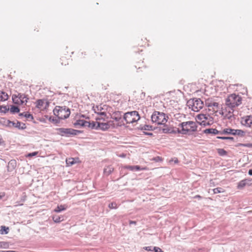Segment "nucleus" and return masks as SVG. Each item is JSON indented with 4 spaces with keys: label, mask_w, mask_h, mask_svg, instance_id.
<instances>
[{
    "label": "nucleus",
    "mask_w": 252,
    "mask_h": 252,
    "mask_svg": "<svg viewBox=\"0 0 252 252\" xmlns=\"http://www.w3.org/2000/svg\"><path fill=\"white\" fill-rule=\"evenodd\" d=\"M152 248H153L152 247H146L145 248V250L148 251H153Z\"/></svg>",
    "instance_id": "8fccbe9b"
},
{
    "label": "nucleus",
    "mask_w": 252,
    "mask_h": 252,
    "mask_svg": "<svg viewBox=\"0 0 252 252\" xmlns=\"http://www.w3.org/2000/svg\"><path fill=\"white\" fill-rule=\"evenodd\" d=\"M52 219L55 222L58 223L61 222L63 220V217L62 216L56 215L53 216Z\"/></svg>",
    "instance_id": "6ab92c4d"
},
{
    "label": "nucleus",
    "mask_w": 252,
    "mask_h": 252,
    "mask_svg": "<svg viewBox=\"0 0 252 252\" xmlns=\"http://www.w3.org/2000/svg\"><path fill=\"white\" fill-rule=\"evenodd\" d=\"M84 123H85V120H77L75 123H74V126L76 128H79V127H83V125H84Z\"/></svg>",
    "instance_id": "4be33fe9"
},
{
    "label": "nucleus",
    "mask_w": 252,
    "mask_h": 252,
    "mask_svg": "<svg viewBox=\"0 0 252 252\" xmlns=\"http://www.w3.org/2000/svg\"><path fill=\"white\" fill-rule=\"evenodd\" d=\"M12 165L13 167H14V164H15V160H11L9 162V165Z\"/></svg>",
    "instance_id": "3c124183"
},
{
    "label": "nucleus",
    "mask_w": 252,
    "mask_h": 252,
    "mask_svg": "<svg viewBox=\"0 0 252 252\" xmlns=\"http://www.w3.org/2000/svg\"><path fill=\"white\" fill-rule=\"evenodd\" d=\"M37 154H38L37 152H34L32 153H30L28 154L27 157H32L33 156H35L37 155Z\"/></svg>",
    "instance_id": "c03bdc74"
},
{
    "label": "nucleus",
    "mask_w": 252,
    "mask_h": 252,
    "mask_svg": "<svg viewBox=\"0 0 252 252\" xmlns=\"http://www.w3.org/2000/svg\"><path fill=\"white\" fill-rule=\"evenodd\" d=\"M251 180L248 179H244L240 181L237 185V189H243L247 185L249 184V182H250Z\"/></svg>",
    "instance_id": "2eb2a0df"
},
{
    "label": "nucleus",
    "mask_w": 252,
    "mask_h": 252,
    "mask_svg": "<svg viewBox=\"0 0 252 252\" xmlns=\"http://www.w3.org/2000/svg\"><path fill=\"white\" fill-rule=\"evenodd\" d=\"M10 111L12 114L19 113L20 112V109L18 106L15 105H12L10 109Z\"/></svg>",
    "instance_id": "393cba45"
},
{
    "label": "nucleus",
    "mask_w": 252,
    "mask_h": 252,
    "mask_svg": "<svg viewBox=\"0 0 252 252\" xmlns=\"http://www.w3.org/2000/svg\"><path fill=\"white\" fill-rule=\"evenodd\" d=\"M153 250L155 252H163L160 248L157 247H154Z\"/></svg>",
    "instance_id": "a18cd8bd"
},
{
    "label": "nucleus",
    "mask_w": 252,
    "mask_h": 252,
    "mask_svg": "<svg viewBox=\"0 0 252 252\" xmlns=\"http://www.w3.org/2000/svg\"><path fill=\"white\" fill-rule=\"evenodd\" d=\"M114 168L111 166H108L104 169V173L107 175H110L113 171Z\"/></svg>",
    "instance_id": "cd10ccee"
},
{
    "label": "nucleus",
    "mask_w": 252,
    "mask_h": 252,
    "mask_svg": "<svg viewBox=\"0 0 252 252\" xmlns=\"http://www.w3.org/2000/svg\"><path fill=\"white\" fill-rule=\"evenodd\" d=\"M217 138L218 139H222V140H234V138L233 137L218 136Z\"/></svg>",
    "instance_id": "4c0bfd02"
},
{
    "label": "nucleus",
    "mask_w": 252,
    "mask_h": 252,
    "mask_svg": "<svg viewBox=\"0 0 252 252\" xmlns=\"http://www.w3.org/2000/svg\"><path fill=\"white\" fill-rule=\"evenodd\" d=\"M57 131L59 135L66 137L76 135L80 133V131L70 128H58L57 129Z\"/></svg>",
    "instance_id": "0eeeda50"
},
{
    "label": "nucleus",
    "mask_w": 252,
    "mask_h": 252,
    "mask_svg": "<svg viewBox=\"0 0 252 252\" xmlns=\"http://www.w3.org/2000/svg\"><path fill=\"white\" fill-rule=\"evenodd\" d=\"M8 246L7 243L4 242H0V248H6Z\"/></svg>",
    "instance_id": "37998d69"
},
{
    "label": "nucleus",
    "mask_w": 252,
    "mask_h": 252,
    "mask_svg": "<svg viewBox=\"0 0 252 252\" xmlns=\"http://www.w3.org/2000/svg\"><path fill=\"white\" fill-rule=\"evenodd\" d=\"M222 135L232 134L233 135H239L243 136L245 135V131L241 129H235L231 128H225L222 130Z\"/></svg>",
    "instance_id": "6e6552de"
},
{
    "label": "nucleus",
    "mask_w": 252,
    "mask_h": 252,
    "mask_svg": "<svg viewBox=\"0 0 252 252\" xmlns=\"http://www.w3.org/2000/svg\"><path fill=\"white\" fill-rule=\"evenodd\" d=\"M11 123H12V121L7 120L5 118H1L0 119V124L5 126L11 127Z\"/></svg>",
    "instance_id": "dca6fc26"
},
{
    "label": "nucleus",
    "mask_w": 252,
    "mask_h": 252,
    "mask_svg": "<svg viewBox=\"0 0 252 252\" xmlns=\"http://www.w3.org/2000/svg\"><path fill=\"white\" fill-rule=\"evenodd\" d=\"M19 115L20 116H24L27 119H30L31 120L33 119V117L32 114H28L27 113H19Z\"/></svg>",
    "instance_id": "c85d7f7f"
},
{
    "label": "nucleus",
    "mask_w": 252,
    "mask_h": 252,
    "mask_svg": "<svg viewBox=\"0 0 252 252\" xmlns=\"http://www.w3.org/2000/svg\"><path fill=\"white\" fill-rule=\"evenodd\" d=\"M141 129L145 130H152L153 126H152L145 125L141 127Z\"/></svg>",
    "instance_id": "e433bc0d"
},
{
    "label": "nucleus",
    "mask_w": 252,
    "mask_h": 252,
    "mask_svg": "<svg viewBox=\"0 0 252 252\" xmlns=\"http://www.w3.org/2000/svg\"><path fill=\"white\" fill-rule=\"evenodd\" d=\"M136 221H133V220H130L129 221V224H136Z\"/></svg>",
    "instance_id": "603ef678"
},
{
    "label": "nucleus",
    "mask_w": 252,
    "mask_h": 252,
    "mask_svg": "<svg viewBox=\"0 0 252 252\" xmlns=\"http://www.w3.org/2000/svg\"><path fill=\"white\" fill-rule=\"evenodd\" d=\"M9 231V228L4 225H2L0 227V234H7Z\"/></svg>",
    "instance_id": "aec40b11"
},
{
    "label": "nucleus",
    "mask_w": 252,
    "mask_h": 252,
    "mask_svg": "<svg viewBox=\"0 0 252 252\" xmlns=\"http://www.w3.org/2000/svg\"><path fill=\"white\" fill-rule=\"evenodd\" d=\"M205 105L208 108L214 107L216 108L217 109L219 108V103L216 102H213L211 98H208L205 100Z\"/></svg>",
    "instance_id": "9d476101"
},
{
    "label": "nucleus",
    "mask_w": 252,
    "mask_h": 252,
    "mask_svg": "<svg viewBox=\"0 0 252 252\" xmlns=\"http://www.w3.org/2000/svg\"><path fill=\"white\" fill-rule=\"evenodd\" d=\"M48 105H49L48 102H46V105H45V108H46L47 107H48Z\"/></svg>",
    "instance_id": "bf43d9fd"
},
{
    "label": "nucleus",
    "mask_w": 252,
    "mask_h": 252,
    "mask_svg": "<svg viewBox=\"0 0 252 252\" xmlns=\"http://www.w3.org/2000/svg\"><path fill=\"white\" fill-rule=\"evenodd\" d=\"M9 110V108L7 106L0 105V112L6 113Z\"/></svg>",
    "instance_id": "473e14b6"
},
{
    "label": "nucleus",
    "mask_w": 252,
    "mask_h": 252,
    "mask_svg": "<svg viewBox=\"0 0 252 252\" xmlns=\"http://www.w3.org/2000/svg\"><path fill=\"white\" fill-rule=\"evenodd\" d=\"M197 118L199 120H202V123H199V124H201L202 123H204L205 122L204 120H207L208 119V116L205 114H199L197 116Z\"/></svg>",
    "instance_id": "b1692460"
},
{
    "label": "nucleus",
    "mask_w": 252,
    "mask_h": 252,
    "mask_svg": "<svg viewBox=\"0 0 252 252\" xmlns=\"http://www.w3.org/2000/svg\"><path fill=\"white\" fill-rule=\"evenodd\" d=\"M140 116L136 111L128 112L125 113L123 119L126 124H132L140 119Z\"/></svg>",
    "instance_id": "423d86ee"
},
{
    "label": "nucleus",
    "mask_w": 252,
    "mask_h": 252,
    "mask_svg": "<svg viewBox=\"0 0 252 252\" xmlns=\"http://www.w3.org/2000/svg\"><path fill=\"white\" fill-rule=\"evenodd\" d=\"M12 99V101L14 103H15L16 104H21L20 101H21V100H19L17 94H13Z\"/></svg>",
    "instance_id": "5701e85b"
},
{
    "label": "nucleus",
    "mask_w": 252,
    "mask_h": 252,
    "mask_svg": "<svg viewBox=\"0 0 252 252\" xmlns=\"http://www.w3.org/2000/svg\"><path fill=\"white\" fill-rule=\"evenodd\" d=\"M66 207L64 205H58L54 210V211L57 213L61 212L62 211L65 210Z\"/></svg>",
    "instance_id": "a878e982"
},
{
    "label": "nucleus",
    "mask_w": 252,
    "mask_h": 252,
    "mask_svg": "<svg viewBox=\"0 0 252 252\" xmlns=\"http://www.w3.org/2000/svg\"><path fill=\"white\" fill-rule=\"evenodd\" d=\"M97 127H99V129L105 131L110 128V125L109 123H97Z\"/></svg>",
    "instance_id": "ddd939ff"
},
{
    "label": "nucleus",
    "mask_w": 252,
    "mask_h": 252,
    "mask_svg": "<svg viewBox=\"0 0 252 252\" xmlns=\"http://www.w3.org/2000/svg\"><path fill=\"white\" fill-rule=\"evenodd\" d=\"M179 130H178V133L182 134H187L190 132H195L197 131V125L196 122L187 121L179 123L178 125Z\"/></svg>",
    "instance_id": "f257e3e1"
},
{
    "label": "nucleus",
    "mask_w": 252,
    "mask_h": 252,
    "mask_svg": "<svg viewBox=\"0 0 252 252\" xmlns=\"http://www.w3.org/2000/svg\"><path fill=\"white\" fill-rule=\"evenodd\" d=\"M108 207L110 209H116L117 208V204L116 203H110L108 205Z\"/></svg>",
    "instance_id": "a19ab883"
},
{
    "label": "nucleus",
    "mask_w": 252,
    "mask_h": 252,
    "mask_svg": "<svg viewBox=\"0 0 252 252\" xmlns=\"http://www.w3.org/2000/svg\"><path fill=\"white\" fill-rule=\"evenodd\" d=\"M98 122H93L92 123L90 122V125H89L88 127L91 128L92 129H95L96 130L99 129V127H97V124Z\"/></svg>",
    "instance_id": "7c9ffc66"
},
{
    "label": "nucleus",
    "mask_w": 252,
    "mask_h": 252,
    "mask_svg": "<svg viewBox=\"0 0 252 252\" xmlns=\"http://www.w3.org/2000/svg\"><path fill=\"white\" fill-rule=\"evenodd\" d=\"M245 125L248 126H252V115L247 116L245 120Z\"/></svg>",
    "instance_id": "412c9836"
},
{
    "label": "nucleus",
    "mask_w": 252,
    "mask_h": 252,
    "mask_svg": "<svg viewBox=\"0 0 252 252\" xmlns=\"http://www.w3.org/2000/svg\"><path fill=\"white\" fill-rule=\"evenodd\" d=\"M5 94H7L3 91H0V96H1V97L4 96V94L5 95Z\"/></svg>",
    "instance_id": "09e8293b"
},
{
    "label": "nucleus",
    "mask_w": 252,
    "mask_h": 252,
    "mask_svg": "<svg viewBox=\"0 0 252 252\" xmlns=\"http://www.w3.org/2000/svg\"><path fill=\"white\" fill-rule=\"evenodd\" d=\"M173 161H174V162L175 163H178V162H179V161H178V159H177V158H175L173 160Z\"/></svg>",
    "instance_id": "4d7b16f0"
},
{
    "label": "nucleus",
    "mask_w": 252,
    "mask_h": 252,
    "mask_svg": "<svg viewBox=\"0 0 252 252\" xmlns=\"http://www.w3.org/2000/svg\"><path fill=\"white\" fill-rule=\"evenodd\" d=\"M203 132L205 134H212L214 135L220 134L222 135V130L219 131L216 128H207L203 130Z\"/></svg>",
    "instance_id": "9b49d317"
},
{
    "label": "nucleus",
    "mask_w": 252,
    "mask_h": 252,
    "mask_svg": "<svg viewBox=\"0 0 252 252\" xmlns=\"http://www.w3.org/2000/svg\"><path fill=\"white\" fill-rule=\"evenodd\" d=\"M194 198H201V196H200L199 195H195Z\"/></svg>",
    "instance_id": "13d9d810"
},
{
    "label": "nucleus",
    "mask_w": 252,
    "mask_h": 252,
    "mask_svg": "<svg viewBox=\"0 0 252 252\" xmlns=\"http://www.w3.org/2000/svg\"><path fill=\"white\" fill-rule=\"evenodd\" d=\"M75 162V159L73 158H69L66 160V163L68 166H71Z\"/></svg>",
    "instance_id": "2f4dec72"
},
{
    "label": "nucleus",
    "mask_w": 252,
    "mask_h": 252,
    "mask_svg": "<svg viewBox=\"0 0 252 252\" xmlns=\"http://www.w3.org/2000/svg\"><path fill=\"white\" fill-rule=\"evenodd\" d=\"M122 112L121 111H116L114 112L113 114L112 118L116 122H118V126H121L125 125V123H124V119H122Z\"/></svg>",
    "instance_id": "1a4fd4ad"
},
{
    "label": "nucleus",
    "mask_w": 252,
    "mask_h": 252,
    "mask_svg": "<svg viewBox=\"0 0 252 252\" xmlns=\"http://www.w3.org/2000/svg\"><path fill=\"white\" fill-rule=\"evenodd\" d=\"M4 196V194L3 193H2V194H0V199L3 197Z\"/></svg>",
    "instance_id": "052dcab7"
},
{
    "label": "nucleus",
    "mask_w": 252,
    "mask_h": 252,
    "mask_svg": "<svg viewBox=\"0 0 252 252\" xmlns=\"http://www.w3.org/2000/svg\"><path fill=\"white\" fill-rule=\"evenodd\" d=\"M125 168L131 171H139L141 169L139 165H127L126 166Z\"/></svg>",
    "instance_id": "a211bd4d"
},
{
    "label": "nucleus",
    "mask_w": 252,
    "mask_h": 252,
    "mask_svg": "<svg viewBox=\"0 0 252 252\" xmlns=\"http://www.w3.org/2000/svg\"><path fill=\"white\" fill-rule=\"evenodd\" d=\"M95 119H96V120H104V119L103 117H101L100 116H99V117L96 118Z\"/></svg>",
    "instance_id": "864d4df0"
},
{
    "label": "nucleus",
    "mask_w": 252,
    "mask_h": 252,
    "mask_svg": "<svg viewBox=\"0 0 252 252\" xmlns=\"http://www.w3.org/2000/svg\"><path fill=\"white\" fill-rule=\"evenodd\" d=\"M242 103V97L235 94L229 95L225 100L226 105L231 110Z\"/></svg>",
    "instance_id": "f03ea898"
},
{
    "label": "nucleus",
    "mask_w": 252,
    "mask_h": 252,
    "mask_svg": "<svg viewBox=\"0 0 252 252\" xmlns=\"http://www.w3.org/2000/svg\"><path fill=\"white\" fill-rule=\"evenodd\" d=\"M224 189L221 188H217L213 189V192L214 194L224 192Z\"/></svg>",
    "instance_id": "72a5a7b5"
},
{
    "label": "nucleus",
    "mask_w": 252,
    "mask_h": 252,
    "mask_svg": "<svg viewBox=\"0 0 252 252\" xmlns=\"http://www.w3.org/2000/svg\"><path fill=\"white\" fill-rule=\"evenodd\" d=\"M232 111H229L228 112V114H227V117L228 119H231L232 117H233V115H232V114L233 112V109L231 110Z\"/></svg>",
    "instance_id": "79ce46f5"
},
{
    "label": "nucleus",
    "mask_w": 252,
    "mask_h": 252,
    "mask_svg": "<svg viewBox=\"0 0 252 252\" xmlns=\"http://www.w3.org/2000/svg\"><path fill=\"white\" fill-rule=\"evenodd\" d=\"M54 114L61 120L68 118L70 114L69 108L67 107L56 106L53 110Z\"/></svg>",
    "instance_id": "7ed1b4c3"
},
{
    "label": "nucleus",
    "mask_w": 252,
    "mask_h": 252,
    "mask_svg": "<svg viewBox=\"0 0 252 252\" xmlns=\"http://www.w3.org/2000/svg\"><path fill=\"white\" fill-rule=\"evenodd\" d=\"M93 109L95 113L98 114L100 112H101L104 108L101 105H97L95 107H93Z\"/></svg>",
    "instance_id": "bb28decb"
},
{
    "label": "nucleus",
    "mask_w": 252,
    "mask_h": 252,
    "mask_svg": "<svg viewBox=\"0 0 252 252\" xmlns=\"http://www.w3.org/2000/svg\"><path fill=\"white\" fill-rule=\"evenodd\" d=\"M8 99V95L7 94H4V96L1 97L0 96V101H4L7 100Z\"/></svg>",
    "instance_id": "ea45409f"
},
{
    "label": "nucleus",
    "mask_w": 252,
    "mask_h": 252,
    "mask_svg": "<svg viewBox=\"0 0 252 252\" xmlns=\"http://www.w3.org/2000/svg\"><path fill=\"white\" fill-rule=\"evenodd\" d=\"M218 153L219 155L220 156H224L226 155L227 152L224 150L223 149H218Z\"/></svg>",
    "instance_id": "f704fd0d"
},
{
    "label": "nucleus",
    "mask_w": 252,
    "mask_h": 252,
    "mask_svg": "<svg viewBox=\"0 0 252 252\" xmlns=\"http://www.w3.org/2000/svg\"><path fill=\"white\" fill-rule=\"evenodd\" d=\"M90 125V122L85 121V123H84V125H83V127L84 126L89 127Z\"/></svg>",
    "instance_id": "de8ad7c7"
},
{
    "label": "nucleus",
    "mask_w": 252,
    "mask_h": 252,
    "mask_svg": "<svg viewBox=\"0 0 252 252\" xmlns=\"http://www.w3.org/2000/svg\"><path fill=\"white\" fill-rule=\"evenodd\" d=\"M249 175L250 176H252V169H251L249 170Z\"/></svg>",
    "instance_id": "6e6d98bb"
},
{
    "label": "nucleus",
    "mask_w": 252,
    "mask_h": 252,
    "mask_svg": "<svg viewBox=\"0 0 252 252\" xmlns=\"http://www.w3.org/2000/svg\"><path fill=\"white\" fill-rule=\"evenodd\" d=\"M144 133H145V135H149V136H152V135H153V133H151V132H145Z\"/></svg>",
    "instance_id": "5fc2aeb1"
},
{
    "label": "nucleus",
    "mask_w": 252,
    "mask_h": 252,
    "mask_svg": "<svg viewBox=\"0 0 252 252\" xmlns=\"http://www.w3.org/2000/svg\"><path fill=\"white\" fill-rule=\"evenodd\" d=\"M19 100H21V104H23L24 102L27 103L29 99L27 95L24 94L18 93L17 94Z\"/></svg>",
    "instance_id": "f3484780"
},
{
    "label": "nucleus",
    "mask_w": 252,
    "mask_h": 252,
    "mask_svg": "<svg viewBox=\"0 0 252 252\" xmlns=\"http://www.w3.org/2000/svg\"><path fill=\"white\" fill-rule=\"evenodd\" d=\"M168 116L162 112L155 111L151 116V120L153 123L158 125H164L167 121Z\"/></svg>",
    "instance_id": "20e7f679"
},
{
    "label": "nucleus",
    "mask_w": 252,
    "mask_h": 252,
    "mask_svg": "<svg viewBox=\"0 0 252 252\" xmlns=\"http://www.w3.org/2000/svg\"><path fill=\"white\" fill-rule=\"evenodd\" d=\"M61 119H59V118H57L56 117H49V121L55 124H57L59 123L60 120Z\"/></svg>",
    "instance_id": "c756f323"
},
{
    "label": "nucleus",
    "mask_w": 252,
    "mask_h": 252,
    "mask_svg": "<svg viewBox=\"0 0 252 252\" xmlns=\"http://www.w3.org/2000/svg\"><path fill=\"white\" fill-rule=\"evenodd\" d=\"M101 117H104L106 116V113L105 112H100L98 114H97Z\"/></svg>",
    "instance_id": "49530a36"
},
{
    "label": "nucleus",
    "mask_w": 252,
    "mask_h": 252,
    "mask_svg": "<svg viewBox=\"0 0 252 252\" xmlns=\"http://www.w3.org/2000/svg\"><path fill=\"white\" fill-rule=\"evenodd\" d=\"M11 126H13L15 127L18 128L19 129H25L26 128V125L24 123H21L19 121H17L16 123L14 122H12L11 123Z\"/></svg>",
    "instance_id": "f8f14e48"
},
{
    "label": "nucleus",
    "mask_w": 252,
    "mask_h": 252,
    "mask_svg": "<svg viewBox=\"0 0 252 252\" xmlns=\"http://www.w3.org/2000/svg\"><path fill=\"white\" fill-rule=\"evenodd\" d=\"M44 102L42 99H38L36 101V107L39 108H41L44 105Z\"/></svg>",
    "instance_id": "c9c22d12"
},
{
    "label": "nucleus",
    "mask_w": 252,
    "mask_h": 252,
    "mask_svg": "<svg viewBox=\"0 0 252 252\" xmlns=\"http://www.w3.org/2000/svg\"><path fill=\"white\" fill-rule=\"evenodd\" d=\"M179 130V128H169L166 127L163 128L162 130L164 133H178L177 130Z\"/></svg>",
    "instance_id": "4468645a"
},
{
    "label": "nucleus",
    "mask_w": 252,
    "mask_h": 252,
    "mask_svg": "<svg viewBox=\"0 0 252 252\" xmlns=\"http://www.w3.org/2000/svg\"><path fill=\"white\" fill-rule=\"evenodd\" d=\"M187 104L192 110L198 112L203 108L204 103L200 98H194L188 100Z\"/></svg>",
    "instance_id": "39448f33"
},
{
    "label": "nucleus",
    "mask_w": 252,
    "mask_h": 252,
    "mask_svg": "<svg viewBox=\"0 0 252 252\" xmlns=\"http://www.w3.org/2000/svg\"><path fill=\"white\" fill-rule=\"evenodd\" d=\"M239 146H242V147H248V148H252V143H246V144L239 143Z\"/></svg>",
    "instance_id": "58836bf2"
},
{
    "label": "nucleus",
    "mask_w": 252,
    "mask_h": 252,
    "mask_svg": "<svg viewBox=\"0 0 252 252\" xmlns=\"http://www.w3.org/2000/svg\"><path fill=\"white\" fill-rule=\"evenodd\" d=\"M81 117H83V118H84V117H85V116H84V115H82L81 116Z\"/></svg>",
    "instance_id": "680f3d73"
}]
</instances>
